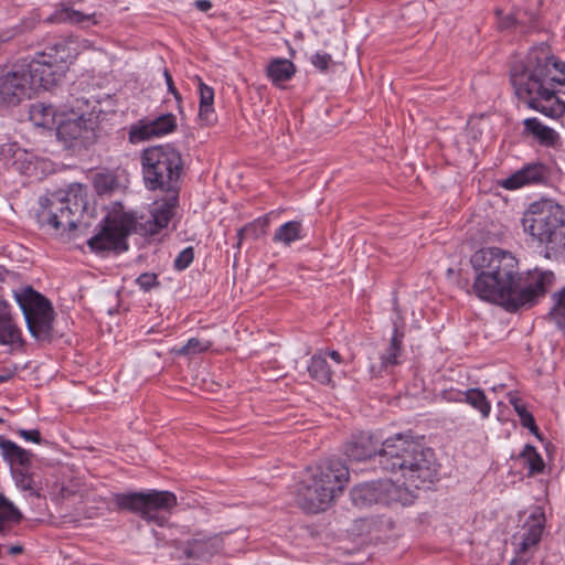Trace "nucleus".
Masks as SVG:
<instances>
[{"label":"nucleus","mask_w":565,"mask_h":565,"mask_svg":"<svg viewBox=\"0 0 565 565\" xmlns=\"http://www.w3.org/2000/svg\"><path fill=\"white\" fill-rule=\"evenodd\" d=\"M334 362L341 363V355L338 351L326 352Z\"/></svg>","instance_id":"nucleus-49"},{"label":"nucleus","mask_w":565,"mask_h":565,"mask_svg":"<svg viewBox=\"0 0 565 565\" xmlns=\"http://www.w3.org/2000/svg\"><path fill=\"white\" fill-rule=\"evenodd\" d=\"M349 481V469L340 459H326L308 468L297 489L298 505L309 512L324 511Z\"/></svg>","instance_id":"nucleus-4"},{"label":"nucleus","mask_w":565,"mask_h":565,"mask_svg":"<svg viewBox=\"0 0 565 565\" xmlns=\"http://www.w3.org/2000/svg\"><path fill=\"white\" fill-rule=\"evenodd\" d=\"M510 403L513 405L514 411L520 417L522 426L529 428L532 433L537 435V426L535 424L534 417L530 412H527L523 402L513 395H510Z\"/></svg>","instance_id":"nucleus-37"},{"label":"nucleus","mask_w":565,"mask_h":565,"mask_svg":"<svg viewBox=\"0 0 565 565\" xmlns=\"http://www.w3.org/2000/svg\"><path fill=\"white\" fill-rule=\"evenodd\" d=\"M556 301L548 316L565 332V287L555 295Z\"/></svg>","instance_id":"nucleus-38"},{"label":"nucleus","mask_w":565,"mask_h":565,"mask_svg":"<svg viewBox=\"0 0 565 565\" xmlns=\"http://www.w3.org/2000/svg\"><path fill=\"white\" fill-rule=\"evenodd\" d=\"M31 117L33 119L40 118L42 121L40 125H46L49 118H54L56 111L52 105H45L43 103H36L31 107Z\"/></svg>","instance_id":"nucleus-40"},{"label":"nucleus","mask_w":565,"mask_h":565,"mask_svg":"<svg viewBox=\"0 0 565 565\" xmlns=\"http://www.w3.org/2000/svg\"><path fill=\"white\" fill-rule=\"evenodd\" d=\"M22 552H23V547L21 545H12L8 550V553L11 555H19Z\"/></svg>","instance_id":"nucleus-48"},{"label":"nucleus","mask_w":565,"mask_h":565,"mask_svg":"<svg viewBox=\"0 0 565 565\" xmlns=\"http://www.w3.org/2000/svg\"><path fill=\"white\" fill-rule=\"evenodd\" d=\"M21 340L20 330L13 323L6 305H0V342L14 344Z\"/></svg>","instance_id":"nucleus-29"},{"label":"nucleus","mask_w":565,"mask_h":565,"mask_svg":"<svg viewBox=\"0 0 565 565\" xmlns=\"http://www.w3.org/2000/svg\"><path fill=\"white\" fill-rule=\"evenodd\" d=\"M18 434L28 441H32L35 444L42 443V437L38 429H31V430L19 429Z\"/></svg>","instance_id":"nucleus-44"},{"label":"nucleus","mask_w":565,"mask_h":565,"mask_svg":"<svg viewBox=\"0 0 565 565\" xmlns=\"http://www.w3.org/2000/svg\"><path fill=\"white\" fill-rule=\"evenodd\" d=\"M402 340L403 333L398 332V330L395 328L387 348L380 353V363H372L370 365V372L373 376H377L388 367L398 364V356L402 352Z\"/></svg>","instance_id":"nucleus-20"},{"label":"nucleus","mask_w":565,"mask_h":565,"mask_svg":"<svg viewBox=\"0 0 565 565\" xmlns=\"http://www.w3.org/2000/svg\"><path fill=\"white\" fill-rule=\"evenodd\" d=\"M23 519L22 512L0 492V536L10 533L13 525Z\"/></svg>","instance_id":"nucleus-23"},{"label":"nucleus","mask_w":565,"mask_h":565,"mask_svg":"<svg viewBox=\"0 0 565 565\" xmlns=\"http://www.w3.org/2000/svg\"><path fill=\"white\" fill-rule=\"evenodd\" d=\"M31 83L24 64L0 72V105L17 106L24 98H31L34 94Z\"/></svg>","instance_id":"nucleus-14"},{"label":"nucleus","mask_w":565,"mask_h":565,"mask_svg":"<svg viewBox=\"0 0 565 565\" xmlns=\"http://www.w3.org/2000/svg\"><path fill=\"white\" fill-rule=\"evenodd\" d=\"M0 423H2V419L0 418Z\"/></svg>","instance_id":"nucleus-52"},{"label":"nucleus","mask_w":565,"mask_h":565,"mask_svg":"<svg viewBox=\"0 0 565 565\" xmlns=\"http://www.w3.org/2000/svg\"><path fill=\"white\" fill-rule=\"evenodd\" d=\"M379 441L374 436L369 433H361L352 437L345 445L344 454L353 461H365L372 459L374 456L379 458L381 448L377 449Z\"/></svg>","instance_id":"nucleus-18"},{"label":"nucleus","mask_w":565,"mask_h":565,"mask_svg":"<svg viewBox=\"0 0 565 565\" xmlns=\"http://www.w3.org/2000/svg\"><path fill=\"white\" fill-rule=\"evenodd\" d=\"M510 565H525L522 562H518L516 559H513Z\"/></svg>","instance_id":"nucleus-50"},{"label":"nucleus","mask_w":565,"mask_h":565,"mask_svg":"<svg viewBox=\"0 0 565 565\" xmlns=\"http://www.w3.org/2000/svg\"><path fill=\"white\" fill-rule=\"evenodd\" d=\"M39 203L36 218L40 226L61 234L77 228L87 206L86 193L81 184H72L67 191L42 196Z\"/></svg>","instance_id":"nucleus-6"},{"label":"nucleus","mask_w":565,"mask_h":565,"mask_svg":"<svg viewBox=\"0 0 565 565\" xmlns=\"http://www.w3.org/2000/svg\"><path fill=\"white\" fill-rule=\"evenodd\" d=\"M194 6L196 7L198 10L202 12H206L213 7L210 0H196L194 2Z\"/></svg>","instance_id":"nucleus-47"},{"label":"nucleus","mask_w":565,"mask_h":565,"mask_svg":"<svg viewBox=\"0 0 565 565\" xmlns=\"http://www.w3.org/2000/svg\"><path fill=\"white\" fill-rule=\"evenodd\" d=\"M130 232L131 224L127 217L114 220L87 243L90 249L96 252L126 250L128 248L126 238Z\"/></svg>","instance_id":"nucleus-15"},{"label":"nucleus","mask_w":565,"mask_h":565,"mask_svg":"<svg viewBox=\"0 0 565 565\" xmlns=\"http://www.w3.org/2000/svg\"><path fill=\"white\" fill-rule=\"evenodd\" d=\"M477 273L473 291L482 300L501 305L508 311L532 306L554 280L551 270L537 268L519 273L515 256L498 247L481 248L471 257Z\"/></svg>","instance_id":"nucleus-1"},{"label":"nucleus","mask_w":565,"mask_h":565,"mask_svg":"<svg viewBox=\"0 0 565 565\" xmlns=\"http://www.w3.org/2000/svg\"><path fill=\"white\" fill-rule=\"evenodd\" d=\"M268 225H269V217L264 216V217H259V218L248 223L247 225H245L244 227L238 230V232H237V248L241 247L244 238L250 237L253 239H257L258 237L264 235L266 233V228Z\"/></svg>","instance_id":"nucleus-32"},{"label":"nucleus","mask_w":565,"mask_h":565,"mask_svg":"<svg viewBox=\"0 0 565 565\" xmlns=\"http://www.w3.org/2000/svg\"><path fill=\"white\" fill-rule=\"evenodd\" d=\"M548 178L550 169L541 162H533L504 179L501 185L508 190H515L524 185L546 183Z\"/></svg>","instance_id":"nucleus-17"},{"label":"nucleus","mask_w":565,"mask_h":565,"mask_svg":"<svg viewBox=\"0 0 565 565\" xmlns=\"http://www.w3.org/2000/svg\"><path fill=\"white\" fill-rule=\"evenodd\" d=\"M11 476L18 489L29 492L30 495L40 497V488L31 468L17 467L11 469Z\"/></svg>","instance_id":"nucleus-27"},{"label":"nucleus","mask_w":565,"mask_h":565,"mask_svg":"<svg viewBox=\"0 0 565 565\" xmlns=\"http://www.w3.org/2000/svg\"><path fill=\"white\" fill-rule=\"evenodd\" d=\"M308 372L310 376L321 384H330L332 371L327 362L326 352H317L312 355L308 365Z\"/></svg>","instance_id":"nucleus-26"},{"label":"nucleus","mask_w":565,"mask_h":565,"mask_svg":"<svg viewBox=\"0 0 565 565\" xmlns=\"http://www.w3.org/2000/svg\"><path fill=\"white\" fill-rule=\"evenodd\" d=\"M177 129V118L173 114H162L151 120H139L129 130V141L137 143L153 137L168 135Z\"/></svg>","instance_id":"nucleus-16"},{"label":"nucleus","mask_w":565,"mask_h":565,"mask_svg":"<svg viewBox=\"0 0 565 565\" xmlns=\"http://www.w3.org/2000/svg\"><path fill=\"white\" fill-rule=\"evenodd\" d=\"M95 17L92 14H84L81 11L74 10L72 8L63 7L60 11H56L54 15L50 17L47 21L53 22H71V23H82L84 21L92 20Z\"/></svg>","instance_id":"nucleus-36"},{"label":"nucleus","mask_w":565,"mask_h":565,"mask_svg":"<svg viewBox=\"0 0 565 565\" xmlns=\"http://www.w3.org/2000/svg\"><path fill=\"white\" fill-rule=\"evenodd\" d=\"M194 259V249L189 246L184 248L174 259V268L178 270H183L188 268Z\"/></svg>","instance_id":"nucleus-41"},{"label":"nucleus","mask_w":565,"mask_h":565,"mask_svg":"<svg viewBox=\"0 0 565 565\" xmlns=\"http://www.w3.org/2000/svg\"><path fill=\"white\" fill-rule=\"evenodd\" d=\"M301 223L298 221H290L278 227L273 241L284 245H290L300 238Z\"/></svg>","instance_id":"nucleus-33"},{"label":"nucleus","mask_w":565,"mask_h":565,"mask_svg":"<svg viewBox=\"0 0 565 565\" xmlns=\"http://www.w3.org/2000/svg\"><path fill=\"white\" fill-rule=\"evenodd\" d=\"M523 125L525 131L543 146L554 147L559 139L558 134L554 129L543 125L537 118H526Z\"/></svg>","instance_id":"nucleus-25"},{"label":"nucleus","mask_w":565,"mask_h":565,"mask_svg":"<svg viewBox=\"0 0 565 565\" xmlns=\"http://www.w3.org/2000/svg\"><path fill=\"white\" fill-rule=\"evenodd\" d=\"M212 345L209 340H200L198 338H191L188 342L179 349H175V353L179 355L192 356L202 352L207 351Z\"/></svg>","instance_id":"nucleus-39"},{"label":"nucleus","mask_w":565,"mask_h":565,"mask_svg":"<svg viewBox=\"0 0 565 565\" xmlns=\"http://www.w3.org/2000/svg\"><path fill=\"white\" fill-rule=\"evenodd\" d=\"M143 182L151 191L161 190L169 195H178L183 160L173 146L160 145L145 149L141 153Z\"/></svg>","instance_id":"nucleus-7"},{"label":"nucleus","mask_w":565,"mask_h":565,"mask_svg":"<svg viewBox=\"0 0 565 565\" xmlns=\"http://www.w3.org/2000/svg\"><path fill=\"white\" fill-rule=\"evenodd\" d=\"M350 495L353 504L359 508L382 503V480L358 484Z\"/></svg>","instance_id":"nucleus-21"},{"label":"nucleus","mask_w":565,"mask_h":565,"mask_svg":"<svg viewBox=\"0 0 565 565\" xmlns=\"http://www.w3.org/2000/svg\"><path fill=\"white\" fill-rule=\"evenodd\" d=\"M515 93L527 106L551 118L565 113V63L557 61L547 46L533 47L525 61L511 68Z\"/></svg>","instance_id":"nucleus-3"},{"label":"nucleus","mask_w":565,"mask_h":565,"mask_svg":"<svg viewBox=\"0 0 565 565\" xmlns=\"http://www.w3.org/2000/svg\"><path fill=\"white\" fill-rule=\"evenodd\" d=\"M113 500L118 510L135 513L142 520L158 525H163L168 521V514L177 505L174 493L159 490L115 493Z\"/></svg>","instance_id":"nucleus-8"},{"label":"nucleus","mask_w":565,"mask_h":565,"mask_svg":"<svg viewBox=\"0 0 565 565\" xmlns=\"http://www.w3.org/2000/svg\"><path fill=\"white\" fill-rule=\"evenodd\" d=\"M178 203V195H169L162 201H156L148 213H142L136 217H127V221L131 224V232L143 236L159 234L170 223Z\"/></svg>","instance_id":"nucleus-12"},{"label":"nucleus","mask_w":565,"mask_h":565,"mask_svg":"<svg viewBox=\"0 0 565 565\" xmlns=\"http://www.w3.org/2000/svg\"><path fill=\"white\" fill-rule=\"evenodd\" d=\"M545 516L544 513L536 508L525 521L519 543V552L525 553L531 546L536 545L542 536Z\"/></svg>","instance_id":"nucleus-19"},{"label":"nucleus","mask_w":565,"mask_h":565,"mask_svg":"<svg viewBox=\"0 0 565 565\" xmlns=\"http://www.w3.org/2000/svg\"><path fill=\"white\" fill-rule=\"evenodd\" d=\"M15 299L23 312L29 332L36 341L51 343L60 337L54 328L55 311L49 299L32 287L15 292Z\"/></svg>","instance_id":"nucleus-9"},{"label":"nucleus","mask_w":565,"mask_h":565,"mask_svg":"<svg viewBox=\"0 0 565 565\" xmlns=\"http://www.w3.org/2000/svg\"><path fill=\"white\" fill-rule=\"evenodd\" d=\"M93 185L98 195H108L118 189L119 182L113 171L103 170L93 175Z\"/></svg>","instance_id":"nucleus-31"},{"label":"nucleus","mask_w":565,"mask_h":565,"mask_svg":"<svg viewBox=\"0 0 565 565\" xmlns=\"http://www.w3.org/2000/svg\"><path fill=\"white\" fill-rule=\"evenodd\" d=\"M199 90H200V110L199 117L200 120L205 125H210L214 120V90L212 87L204 84L199 78Z\"/></svg>","instance_id":"nucleus-28"},{"label":"nucleus","mask_w":565,"mask_h":565,"mask_svg":"<svg viewBox=\"0 0 565 565\" xmlns=\"http://www.w3.org/2000/svg\"><path fill=\"white\" fill-rule=\"evenodd\" d=\"M136 281L143 291H149L153 286L158 285L157 275L153 273H143Z\"/></svg>","instance_id":"nucleus-42"},{"label":"nucleus","mask_w":565,"mask_h":565,"mask_svg":"<svg viewBox=\"0 0 565 565\" xmlns=\"http://www.w3.org/2000/svg\"><path fill=\"white\" fill-rule=\"evenodd\" d=\"M61 115L66 118L57 126L56 135L67 149L75 153L87 150L97 141L95 122L83 113L75 111L73 107L64 106Z\"/></svg>","instance_id":"nucleus-11"},{"label":"nucleus","mask_w":565,"mask_h":565,"mask_svg":"<svg viewBox=\"0 0 565 565\" xmlns=\"http://www.w3.org/2000/svg\"><path fill=\"white\" fill-rule=\"evenodd\" d=\"M171 545L174 548L172 556L178 561L209 562L223 550V540L220 535L206 536L198 533L184 541L172 540Z\"/></svg>","instance_id":"nucleus-13"},{"label":"nucleus","mask_w":565,"mask_h":565,"mask_svg":"<svg viewBox=\"0 0 565 565\" xmlns=\"http://www.w3.org/2000/svg\"><path fill=\"white\" fill-rule=\"evenodd\" d=\"M331 61V55L327 53H316L311 57V63L320 71H327Z\"/></svg>","instance_id":"nucleus-43"},{"label":"nucleus","mask_w":565,"mask_h":565,"mask_svg":"<svg viewBox=\"0 0 565 565\" xmlns=\"http://www.w3.org/2000/svg\"><path fill=\"white\" fill-rule=\"evenodd\" d=\"M379 465L382 470L399 473L403 479V484L382 480V503L387 505H411L416 499L415 490L434 482L438 472L434 451L403 434L382 443Z\"/></svg>","instance_id":"nucleus-2"},{"label":"nucleus","mask_w":565,"mask_h":565,"mask_svg":"<svg viewBox=\"0 0 565 565\" xmlns=\"http://www.w3.org/2000/svg\"><path fill=\"white\" fill-rule=\"evenodd\" d=\"M71 57L70 49L64 43L47 46L24 65L28 77L32 81L34 93L40 89H50L55 86L64 75L65 63Z\"/></svg>","instance_id":"nucleus-10"},{"label":"nucleus","mask_w":565,"mask_h":565,"mask_svg":"<svg viewBox=\"0 0 565 565\" xmlns=\"http://www.w3.org/2000/svg\"><path fill=\"white\" fill-rule=\"evenodd\" d=\"M18 371V366H3L0 367V383L8 382L11 380Z\"/></svg>","instance_id":"nucleus-46"},{"label":"nucleus","mask_w":565,"mask_h":565,"mask_svg":"<svg viewBox=\"0 0 565 565\" xmlns=\"http://www.w3.org/2000/svg\"><path fill=\"white\" fill-rule=\"evenodd\" d=\"M295 73V64L287 58H274L266 67V74L268 78L276 86H281L285 82L291 79Z\"/></svg>","instance_id":"nucleus-24"},{"label":"nucleus","mask_w":565,"mask_h":565,"mask_svg":"<svg viewBox=\"0 0 565 565\" xmlns=\"http://www.w3.org/2000/svg\"><path fill=\"white\" fill-rule=\"evenodd\" d=\"M524 233L544 247L546 258L565 253V211L553 200L543 199L529 205L521 220Z\"/></svg>","instance_id":"nucleus-5"},{"label":"nucleus","mask_w":565,"mask_h":565,"mask_svg":"<svg viewBox=\"0 0 565 565\" xmlns=\"http://www.w3.org/2000/svg\"><path fill=\"white\" fill-rule=\"evenodd\" d=\"M75 103H76L77 105H79V104H81L82 106H87V103H86V102H82V100H79V99H75Z\"/></svg>","instance_id":"nucleus-51"},{"label":"nucleus","mask_w":565,"mask_h":565,"mask_svg":"<svg viewBox=\"0 0 565 565\" xmlns=\"http://www.w3.org/2000/svg\"><path fill=\"white\" fill-rule=\"evenodd\" d=\"M163 76H164V79H166V83H167V86H168V90L174 96V98L178 102H180L181 100V95L178 92V89L175 88L173 79H172V76H171L170 72L167 68H164V71H163Z\"/></svg>","instance_id":"nucleus-45"},{"label":"nucleus","mask_w":565,"mask_h":565,"mask_svg":"<svg viewBox=\"0 0 565 565\" xmlns=\"http://www.w3.org/2000/svg\"><path fill=\"white\" fill-rule=\"evenodd\" d=\"M520 459L523 460L524 466L529 468L530 475L540 473L544 469V461L535 447L532 445H525L520 454Z\"/></svg>","instance_id":"nucleus-35"},{"label":"nucleus","mask_w":565,"mask_h":565,"mask_svg":"<svg viewBox=\"0 0 565 565\" xmlns=\"http://www.w3.org/2000/svg\"><path fill=\"white\" fill-rule=\"evenodd\" d=\"M0 450L11 469L17 467L31 468L33 454L15 443L0 436Z\"/></svg>","instance_id":"nucleus-22"},{"label":"nucleus","mask_w":565,"mask_h":565,"mask_svg":"<svg viewBox=\"0 0 565 565\" xmlns=\"http://www.w3.org/2000/svg\"><path fill=\"white\" fill-rule=\"evenodd\" d=\"M494 13L498 19V28L500 30L511 29L515 24H533L537 19L535 13H527L526 11H523V14L527 15V18L525 19L524 17H522L521 10H518L516 12L511 14L503 15V11L501 9H495Z\"/></svg>","instance_id":"nucleus-30"},{"label":"nucleus","mask_w":565,"mask_h":565,"mask_svg":"<svg viewBox=\"0 0 565 565\" xmlns=\"http://www.w3.org/2000/svg\"><path fill=\"white\" fill-rule=\"evenodd\" d=\"M465 397L462 401L471 405L473 408L478 409L482 417L486 418L489 416L491 406L487 399L484 392L480 388H470L463 393Z\"/></svg>","instance_id":"nucleus-34"}]
</instances>
